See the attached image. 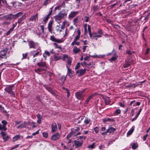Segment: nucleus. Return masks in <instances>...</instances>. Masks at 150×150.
<instances>
[{"label": "nucleus", "mask_w": 150, "mask_h": 150, "mask_svg": "<svg viewBox=\"0 0 150 150\" xmlns=\"http://www.w3.org/2000/svg\"><path fill=\"white\" fill-rule=\"evenodd\" d=\"M55 47V48H61L60 46H59L57 43H53Z\"/></svg>", "instance_id": "obj_59"}, {"label": "nucleus", "mask_w": 150, "mask_h": 150, "mask_svg": "<svg viewBox=\"0 0 150 150\" xmlns=\"http://www.w3.org/2000/svg\"><path fill=\"white\" fill-rule=\"evenodd\" d=\"M86 69H80L76 71V74H78V76H81L83 75L86 73Z\"/></svg>", "instance_id": "obj_10"}, {"label": "nucleus", "mask_w": 150, "mask_h": 150, "mask_svg": "<svg viewBox=\"0 0 150 150\" xmlns=\"http://www.w3.org/2000/svg\"><path fill=\"white\" fill-rule=\"evenodd\" d=\"M42 135L44 137L46 138H47L48 137V135L47 133L45 132H42Z\"/></svg>", "instance_id": "obj_47"}, {"label": "nucleus", "mask_w": 150, "mask_h": 150, "mask_svg": "<svg viewBox=\"0 0 150 150\" xmlns=\"http://www.w3.org/2000/svg\"><path fill=\"white\" fill-rule=\"evenodd\" d=\"M49 18V15H46L45 17L43 20V21L44 22V23H46V21L48 20Z\"/></svg>", "instance_id": "obj_42"}, {"label": "nucleus", "mask_w": 150, "mask_h": 150, "mask_svg": "<svg viewBox=\"0 0 150 150\" xmlns=\"http://www.w3.org/2000/svg\"><path fill=\"white\" fill-rule=\"evenodd\" d=\"M138 144L137 143H134L132 146V148L133 149H135L138 147Z\"/></svg>", "instance_id": "obj_36"}, {"label": "nucleus", "mask_w": 150, "mask_h": 150, "mask_svg": "<svg viewBox=\"0 0 150 150\" xmlns=\"http://www.w3.org/2000/svg\"><path fill=\"white\" fill-rule=\"evenodd\" d=\"M121 113V110L120 109L116 110L114 112V114L115 115H117L120 114Z\"/></svg>", "instance_id": "obj_41"}, {"label": "nucleus", "mask_w": 150, "mask_h": 150, "mask_svg": "<svg viewBox=\"0 0 150 150\" xmlns=\"http://www.w3.org/2000/svg\"><path fill=\"white\" fill-rule=\"evenodd\" d=\"M23 15V13L22 12H19L16 14L13 15V18L15 19L16 18L18 17L19 16H21Z\"/></svg>", "instance_id": "obj_31"}, {"label": "nucleus", "mask_w": 150, "mask_h": 150, "mask_svg": "<svg viewBox=\"0 0 150 150\" xmlns=\"http://www.w3.org/2000/svg\"><path fill=\"white\" fill-rule=\"evenodd\" d=\"M28 44L30 49H35L38 46L39 44L38 42H35L33 40H31L28 42Z\"/></svg>", "instance_id": "obj_4"}, {"label": "nucleus", "mask_w": 150, "mask_h": 150, "mask_svg": "<svg viewBox=\"0 0 150 150\" xmlns=\"http://www.w3.org/2000/svg\"><path fill=\"white\" fill-rule=\"evenodd\" d=\"M36 117L38 118V120H37V122L38 124H40L41 123V119L42 118V117L41 116L40 114L38 113L36 115Z\"/></svg>", "instance_id": "obj_18"}, {"label": "nucleus", "mask_w": 150, "mask_h": 150, "mask_svg": "<svg viewBox=\"0 0 150 150\" xmlns=\"http://www.w3.org/2000/svg\"><path fill=\"white\" fill-rule=\"evenodd\" d=\"M95 144V143H93L92 144L88 146H87V147L89 149H93L94 147Z\"/></svg>", "instance_id": "obj_46"}, {"label": "nucleus", "mask_w": 150, "mask_h": 150, "mask_svg": "<svg viewBox=\"0 0 150 150\" xmlns=\"http://www.w3.org/2000/svg\"><path fill=\"white\" fill-rule=\"evenodd\" d=\"M80 63L79 62H78L75 67V69L77 70L79 69L80 67Z\"/></svg>", "instance_id": "obj_48"}, {"label": "nucleus", "mask_w": 150, "mask_h": 150, "mask_svg": "<svg viewBox=\"0 0 150 150\" xmlns=\"http://www.w3.org/2000/svg\"><path fill=\"white\" fill-rule=\"evenodd\" d=\"M50 40L53 42H55L59 43L63 42L62 40H57L56 38H50Z\"/></svg>", "instance_id": "obj_34"}, {"label": "nucleus", "mask_w": 150, "mask_h": 150, "mask_svg": "<svg viewBox=\"0 0 150 150\" xmlns=\"http://www.w3.org/2000/svg\"><path fill=\"white\" fill-rule=\"evenodd\" d=\"M68 141L67 142L66 141V142H67L68 144H70L69 145L71 146H74V143L73 142V141L71 139H67Z\"/></svg>", "instance_id": "obj_38"}, {"label": "nucleus", "mask_w": 150, "mask_h": 150, "mask_svg": "<svg viewBox=\"0 0 150 150\" xmlns=\"http://www.w3.org/2000/svg\"><path fill=\"white\" fill-rule=\"evenodd\" d=\"M8 50L6 47L4 48L0 51V60L2 59H6L7 56L6 55L7 52Z\"/></svg>", "instance_id": "obj_1"}, {"label": "nucleus", "mask_w": 150, "mask_h": 150, "mask_svg": "<svg viewBox=\"0 0 150 150\" xmlns=\"http://www.w3.org/2000/svg\"><path fill=\"white\" fill-rule=\"evenodd\" d=\"M20 137V136L19 135H16L14 136L12 139V140L13 142H15Z\"/></svg>", "instance_id": "obj_37"}, {"label": "nucleus", "mask_w": 150, "mask_h": 150, "mask_svg": "<svg viewBox=\"0 0 150 150\" xmlns=\"http://www.w3.org/2000/svg\"><path fill=\"white\" fill-rule=\"evenodd\" d=\"M107 130L108 133H113L116 130V129L112 127H109Z\"/></svg>", "instance_id": "obj_23"}, {"label": "nucleus", "mask_w": 150, "mask_h": 150, "mask_svg": "<svg viewBox=\"0 0 150 150\" xmlns=\"http://www.w3.org/2000/svg\"><path fill=\"white\" fill-rule=\"evenodd\" d=\"M94 96V94H92L90 95L86 99L85 101V103L88 104L89 101L91 99V98Z\"/></svg>", "instance_id": "obj_26"}, {"label": "nucleus", "mask_w": 150, "mask_h": 150, "mask_svg": "<svg viewBox=\"0 0 150 150\" xmlns=\"http://www.w3.org/2000/svg\"><path fill=\"white\" fill-rule=\"evenodd\" d=\"M60 135L59 133H57L53 135L51 137V139L52 140H56L58 139Z\"/></svg>", "instance_id": "obj_14"}, {"label": "nucleus", "mask_w": 150, "mask_h": 150, "mask_svg": "<svg viewBox=\"0 0 150 150\" xmlns=\"http://www.w3.org/2000/svg\"><path fill=\"white\" fill-rule=\"evenodd\" d=\"M46 69L42 68H39L35 70V72L37 73L40 74V72L43 71H46Z\"/></svg>", "instance_id": "obj_17"}, {"label": "nucleus", "mask_w": 150, "mask_h": 150, "mask_svg": "<svg viewBox=\"0 0 150 150\" xmlns=\"http://www.w3.org/2000/svg\"><path fill=\"white\" fill-rule=\"evenodd\" d=\"M52 130V132L53 133L57 129V127L56 124L55 123H53L51 126Z\"/></svg>", "instance_id": "obj_15"}, {"label": "nucleus", "mask_w": 150, "mask_h": 150, "mask_svg": "<svg viewBox=\"0 0 150 150\" xmlns=\"http://www.w3.org/2000/svg\"><path fill=\"white\" fill-rule=\"evenodd\" d=\"M73 134L72 132H70L66 137L67 139H69Z\"/></svg>", "instance_id": "obj_54"}, {"label": "nucleus", "mask_w": 150, "mask_h": 150, "mask_svg": "<svg viewBox=\"0 0 150 150\" xmlns=\"http://www.w3.org/2000/svg\"><path fill=\"white\" fill-rule=\"evenodd\" d=\"M64 16V15L62 14H60L55 17L56 21L58 22L61 20Z\"/></svg>", "instance_id": "obj_12"}, {"label": "nucleus", "mask_w": 150, "mask_h": 150, "mask_svg": "<svg viewBox=\"0 0 150 150\" xmlns=\"http://www.w3.org/2000/svg\"><path fill=\"white\" fill-rule=\"evenodd\" d=\"M79 12L78 11L71 12L69 14V16L70 18H73Z\"/></svg>", "instance_id": "obj_25"}, {"label": "nucleus", "mask_w": 150, "mask_h": 150, "mask_svg": "<svg viewBox=\"0 0 150 150\" xmlns=\"http://www.w3.org/2000/svg\"><path fill=\"white\" fill-rule=\"evenodd\" d=\"M73 51L74 53L76 54L80 52V50L79 48H78L76 46H75L74 47Z\"/></svg>", "instance_id": "obj_33"}, {"label": "nucleus", "mask_w": 150, "mask_h": 150, "mask_svg": "<svg viewBox=\"0 0 150 150\" xmlns=\"http://www.w3.org/2000/svg\"><path fill=\"white\" fill-rule=\"evenodd\" d=\"M40 31L42 33H43L44 32V26L43 25H41L40 26Z\"/></svg>", "instance_id": "obj_58"}, {"label": "nucleus", "mask_w": 150, "mask_h": 150, "mask_svg": "<svg viewBox=\"0 0 150 150\" xmlns=\"http://www.w3.org/2000/svg\"><path fill=\"white\" fill-rule=\"evenodd\" d=\"M9 138V137L8 135L6 136L5 137H4L3 139L4 140V142H6L7 141L8 139Z\"/></svg>", "instance_id": "obj_51"}, {"label": "nucleus", "mask_w": 150, "mask_h": 150, "mask_svg": "<svg viewBox=\"0 0 150 150\" xmlns=\"http://www.w3.org/2000/svg\"><path fill=\"white\" fill-rule=\"evenodd\" d=\"M134 130V128L132 127V128L128 131L127 133V135H130L133 132Z\"/></svg>", "instance_id": "obj_39"}, {"label": "nucleus", "mask_w": 150, "mask_h": 150, "mask_svg": "<svg viewBox=\"0 0 150 150\" xmlns=\"http://www.w3.org/2000/svg\"><path fill=\"white\" fill-rule=\"evenodd\" d=\"M105 104L106 105L108 104H109V98H106L105 100Z\"/></svg>", "instance_id": "obj_55"}, {"label": "nucleus", "mask_w": 150, "mask_h": 150, "mask_svg": "<svg viewBox=\"0 0 150 150\" xmlns=\"http://www.w3.org/2000/svg\"><path fill=\"white\" fill-rule=\"evenodd\" d=\"M43 86L45 87L46 89H47L49 92H50L51 94H52L53 96H56V94L54 93V91L52 89V88L48 86L47 85L45 84L43 85Z\"/></svg>", "instance_id": "obj_9"}, {"label": "nucleus", "mask_w": 150, "mask_h": 150, "mask_svg": "<svg viewBox=\"0 0 150 150\" xmlns=\"http://www.w3.org/2000/svg\"><path fill=\"white\" fill-rule=\"evenodd\" d=\"M53 21V20H51L49 21L48 24V28L50 32H51L52 30V25Z\"/></svg>", "instance_id": "obj_20"}, {"label": "nucleus", "mask_w": 150, "mask_h": 150, "mask_svg": "<svg viewBox=\"0 0 150 150\" xmlns=\"http://www.w3.org/2000/svg\"><path fill=\"white\" fill-rule=\"evenodd\" d=\"M105 56L104 55H99V56L96 55H89V56H87L85 57L84 59V60L85 61H89L90 59V57H96L98 58H102L103 57Z\"/></svg>", "instance_id": "obj_11"}, {"label": "nucleus", "mask_w": 150, "mask_h": 150, "mask_svg": "<svg viewBox=\"0 0 150 150\" xmlns=\"http://www.w3.org/2000/svg\"><path fill=\"white\" fill-rule=\"evenodd\" d=\"M130 65V62L129 61H126L125 64L123 65L124 68H126L128 67Z\"/></svg>", "instance_id": "obj_35"}, {"label": "nucleus", "mask_w": 150, "mask_h": 150, "mask_svg": "<svg viewBox=\"0 0 150 150\" xmlns=\"http://www.w3.org/2000/svg\"><path fill=\"white\" fill-rule=\"evenodd\" d=\"M118 56L116 55H115L113 57H112L111 59H110V61H114L115 60L117 59Z\"/></svg>", "instance_id": "obj_43"}, {"label": "nucleus", "mask_w": 150, "mask_h": 150, "mask_svg": "<svg viewBox=\"0 0 150 150\" xmlns=\"http://www.w3.org/2000/svg\"><path fill=\"white\" fill-rule=\"evenodd\" d=\"M81 65L83 67H86V65H87L86 62H83V63H81Z\"/></svg>", "instance_id": "obj_56"}, {"label": "nucleus", "mask_w": 150, "mask_h": 150, "mask_svg": "<svg viewBox=\"0 0 150 150\" xmlns=\"http://www.w3.org/2000/svg\"><path fill=\"white\" fill-rule=\"evenodd\" d=\"M37 66L39 67H41L42 68L46 69L47 68V66L45 62H40L37 63Z\"/></svg>", "instance_id": "obj_8"}, {"label": "nucleus", "mask_w": 150, "mask_h": 150, "mask_svg": "<svg viewBox=\"0 0 150 150\" xmlns=\"http://www.w3.org/2000/svg\"><path fill=\"white\" fill-rule=\"evenodd\" d=\"M25 18V16H23L21 18H19L18 20V22L19 24Z\"/></svg>", "instance_id": "obj_40"}, {"label": "nucleus", "mask_w": 150, "mask_h": 150, "mask_svg": "<svg viewBox=\"0 0 150 150\" xmlns=\"http://www.w3.org/2000/svg\"><path fill=\"white\" fill-rule=\"evenodd\" d=\"M87 65L89 66H93L95 65V64L93 62H91L89 63L88 64H87Z\"/></svg>", "instance_id": "obj_60"}, {"label": "nucleus", "mask_w": 150, "mask_h": 150, "mask_svg": "<svg viewBox=\"0 0 150 150\" xmlns=\"http://www.w3.org/2000/svg\"><path fill=\"white\" fill-rule=\"evenodd\" d=\"M66 92L67 93V97L68 98V100L70 101L72 99V97L70 96L69 90L67 88H66Z\"/></svg>", "instance_id": "obj_30"}, {"label": "nucleus", "mask_w": 150, "mask_h": 150, "mask_svg": "<svg viewBox=\"0 0 150 150\" xmlns=\"http://www.w3.org/2000/svg\"><path fill=\"white\" fill-rule=\"evenodd\" d=\"M74 144L75 145V147L78 148L81 146L83 144L82 142H79V141H74Z\"/></svg>", "instance_id": "obj_13"}, {"label": "nucleus", "mask_w": 150, "mask_h": 150, "mask_svg": "<svg viewBox=\"0 0 150 150\" xmlns=\"http://www.w3.org/2000/svg\"><path fill=\"white\" fill-rule=\"evenodd\" d=\"M94 130L95 132L96 133H97L98 132L99 130L98 128V127H96L94 128Z\"/></svg>", "instance_id": "obj_64"}, {"label": "nucleus", "mask_w": 150, "mask_h": 150, "mask_svg": "<svg viewBox=\"0 0 150 150\" xmlns=\"http://www.w3.org/2000/svg\"><path fill=\"white\" fill-rule=\"evenodd\" d=\"M75 95L77 99L80 100H83L84 97L85 96V95L83 93V91L76 92Z\"/></svg>", "instance_id": "obj_2"}, {"label": "nucleus", "mask_w": 150, "mask_h": 150, "mask_svg": "<svg viewBox=\"0 0 150 150\" xmlns=\"http://www.w3.org/2000/svg\"><path fill=\"white\" fill-rule=\"evenodd\" d=\"M14 85H13L9 86L8 87H7L5 89V91L9 94L12 95L13 96L15 97V94L12 91L13 90V88L14 87Z\"/></svg>", "instance_id": "obj_5"}, {"label": "nucleus", "mask_w": 150, "mask_h": 150, "mask_svg": "<svg viewBox=\"0 0 150 150\" xmlns=\"http://www.w3.org/2000/svg\"><path fill=\"white\" fill-rule=\"evenodd\" d=\"M74 34L76 35L75 38H80L81 34V31L79 29H78L77 31H75Z\"/></svg>", "instance_id": "obj_27"}, {"label": "nucleus", "mask_w": 150, "mask_h": 150, "mask_svg": "<svg viewBox=\"0 0 150 150\" xmlns=\"http://www.w3.org/2000/svg\"><path fill=\"white\" fill-rule=\"evenodd\" d=\"M65 5V2H63V3H62V4L59 6H56L55 9H54V11H56L57 10H61V8H62L63 7V8H64Z\"/></svg>", "instance_id": "obj_21"}, {"label": "nucleus", "mask_w": 150, "mask_h": 150, "mask_svg": "<svg viewBox=\"0 0 150 150\" xmlns=\"http://www.w3.org/2000/svg\"><path fill=\"white\" fill-rule=\"evenodd\" d=\"M23 58H22V59H25L27 58V56H28V53H26L25 54H23Z\"/></svg>", "instance_id": "obj_53"}, {"label": "nucleus", "mask_w": 150, "mask_h": 150, "mask_svg": "<svg viewBox=\"0 0 150 150\" xmlns=\"http://www.w3.org/2000/svg\"><path fill=\"white\" fill-rule=\"evenodd\" d=\"M38 13H36L35 15H33L31 17L29 20V21H35L36 19L38 18Z\"/></svg>", "instance_id": "obj_16"}, {"label": "nucleus", "mask_w": 150, "mask_h": 150, "mask_svg": "<svg viewBox=\"0 0 150 150\" xmlns=\"http://www.w3.org/2000/svg\"><path fill=\"white\" fill-rule=\"evenodd\" d=\"M80 130V128L79 127H76V128L74 129V130L72 131V132L73 133H74L77 131H79Z\"/></svg>", "instance_id": "obj_45"}, {"label": "nucleus", "mask_w": 150, "mask_h": 150, "mask_svg": "<svg viewBox=\"0 0 150 150\" xmlns=\"http://www.w3.org/2000/svg\"><path fill=\"white\" fill-rule=\"evenodd\" d=\"M0 133L3 138H4V137H5L6 136V135L4 132L2 131Z\"/></svg>", "instance_id": "obj_62"}, {"label": "nucleus", "mask_w": 150, "mask_h": 150, "mask_svg": "<svg viewBox=\"0 0 150 150\" xmlns=\"http://www.w3.org/2000/svg\"><path fill=\"white\" fill-rule=\"evenodd\" d=\"M84 31L85 33L87 32V24L86 23L84 25Z\"/></svg>", "instance_id": "obj_63"}, {"label": "nucleus", "mask_w": 150, "mask_h": 150, "mask_svg": "<svg viewBox=\"0 0 150 150\" xmlns=\"http://www.w3.org/2000/svg\"><path fill=\"white\" fill-rule=\"evenodd\" d=\"M23 127H24L23 123L21 124L20 125H18V126L17 127V128L19 129V128H22Z\"/></svg>", "instance_id": "obj_49"}, {"label": "nucleus", "mask_w": 150, "mask_h": 150, "mask_svg": "<svg viewBox=\"0 0 150 150\" xmlns=\"http://www.w3.org/2000/svg\"><path fill=\"white\" fill-rule=\"evenodd\" d=\"M66 59H67V64L70 66L72 62V58L70 57H69L68 56L66 55Z\"/></svg>", "instance_id": "obj_28"}, {"label": "nucleus", "mask_w": 150, "mask_h": 150, "mask_svg": "<svg viewBox=\"0 0 150 150\" xmlns=\"http://www.w3.org/2000/svg\"><path fill=\"white\" fill-rule=\"evenodd\" d=\"M16 25L15 24H13L12 27L10 29V30L6 33V35H8L10 33L12 32L14 30V28L16 27Z\"/></svg>", "instance_id": "obj_32"}, {"label": "nucleus", "mask_w": 150, "mask_h": 150, "mask_svg": "<svg viewBox=\"0 0 150 150\" xmlns=\"http://www.w3.org/2000/svg\"><path fill=\"white\" fill-rule=\"evenodd\" d=\"M103 120L104 123H105L108 122H113L115 121V120L112 118H105L103 119Z\"/></svg>", "instance_id": "obj_19"}, {"label": "nucleus", "mask_w": 150, "mask_h": 150, "mask_svg": "<svg viewBox=\"0 0 150 150\" xmlns=\"http://www.w3.org/2000/svg\"><path fill=\"white\" fill-rule=\"evenodd\" d=\"M19 144L16 145L12 147L11 148V150H13L17 148L19 146Z\"/></svg>", "instance_id": "obj_61"}, {"label": "nucleus", "mask_w": 150, "mask_h": 150, "mask_svg": "<svg viewBox=\"0 0 150 150\" xmlns=\"http://www.w3.org/2000/svg\"><path fill=\"white\" fill-rule=\"evenodd\" d=\"M68 69V73L69 76H73L74 75V72L71 69L69 68V67H67Z\"/></svg>", "instance_id": "obj_24"}, {"label": "nucleus", "mask_w": 150, "mask_h": 150, "mask_svg": "<svg viewBox=\"0 0 150 150\" xmlns=\"http://www.w3.org/2000/svg\"><path fill=\"white\" fill-rule=\"evenodd\" d=\"M41 50L37 49L36 50H33L30 52V55H33V58L37 57L39 55H41L42 54Z\"/></svg>", "instance_id": "obj_6"}, {"label": "nucleus", "mask_w": 150, "mask_h": 150, "mask_svg": "<svg viewBox=\"0 0 150 150\" xmlns=\"http://www.w3.org/2000/svg\"><path fill=\"white\" fill-rule=\"evenodd\" d=\"M35 123L34 122H33L31 123L30 122V124L29 125L30 126H32L33 128H34L36 127V126H35Z\"/></svg>", "instance_id": "obj_44"}, {"label": "nucleus", "mask_w": 150, "mask_h": 150, "mask_svg": "<svg viewBox=\"0 0 150 150\" xmlns=\"http://www.w3.org/2000/svg\"><path fill=\"white\" fill-rule=\"evenodd\" d=\"M22 120H19L18 121H16L15 122V124L16 125H18L22 122Z\"/></svg>", "instance_id": "obj_57"}, {"label": "nucleus", "mask_w": 150, "mask_h": 150, "mask_svg": "<svg viewBox=\"0 0 150 150\" xmlns=\"http://www.w3.org/2000/svg\"><path fill=\"white\" fill-rule=\"evenodd\" d=\"M4 17L7 20L10 21L13 18V14H10L4 16Z\"/></svg>", "instance_id": "obj_22"}, {"label": "nucleus", "mask_w": 150, "mask_h": 150, "mask_svg": "<svg viewBox=\"0 0 150 150\" xmlns=\"http://www.w3.org/2000/svg\"><path fill=\"white\" fill-rule=\"evenodd\" d=\"M25 127H26V126L30 124V122H25L23 123Z\"/></svg>", "instance_id": "obj_52"}, {"label": "nucleus", "mask_w": 150, "mask_h": 150, "mask_svg": "<svg viewBox=\"0 0 150 150\" xmlns=\"http://www.w3.org/2000/svg\"><path fill=\"white\" fill-rule=\"evenodd\" d=\"M5 2L6 3V4L10 7L13 6L16 3V2L15 1L11 2L10 1H9L8 2V3L7 4H6V1H5Z\"/></svg>", "instance_id": "obj_29"}, {"label": "nucleus", "mask_w": 150, "mask_h": 150, "mask_svg": "<svg viewBox=\"0 0 150 150\" xmlns=\"http://www.w3.org/2000/svg\"><path fill=\"white\" fill-rule=\"evenodd\" d=\"M88 30L89 33V34L90 37H93L94 38L95 37H102V33L101 31L100 30H99L98 32L99 33L96 34L95 33H93L92 35L91 33V27L89 25H88Z\"/></svg>", "instance_id": "obj_3"}, {"label": "nucleus", "mask_w": 150, "mask_h": 150, "mask_svg": "<svg viewBox=\"0 0 150 150\" xmlns=\"http://www.w3.org/2000/svg\"><path fill=\"white\" fill-rule=\"evenodd\" d=\"M139 84H131L129 85V86L132 87L133 88H135L138 85H139Z\"/></svg>", "instance_id": "obj_50"}, {"label": "nucleus", "mask_w": 150, "mask_h": 150, "mask_svg": "<svg viewBox=\"0 0 150 150\" xmlns=\"http://www.w3.org/2000/svg\"><path fill=\"white\" fill-rule=\"evenodd\" d=\"M2 124H0V130L6 131L7 130L6 126L7 125V122L5 120H3L1 121Z\"/></svg>", "instance_id": "obj_7"}]
</instances>
